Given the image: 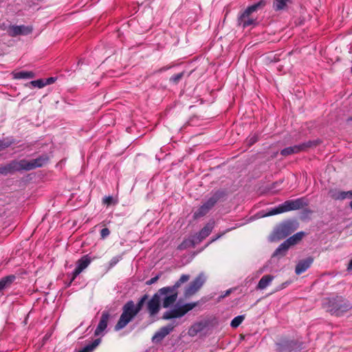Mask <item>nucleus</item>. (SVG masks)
<instances>
[{
    "instance_id": "20e7f679",
    "label": "nucleus",
    "mask_w": 352,
    "mask_h": 352,
    "mask_svg": "<svg viewBox=\"0 0 352 352\" xmlns=\"http://www.w3.org/2000/svg\"><path fill=\"white\" fill-rule=\"evenodd\" d=\"M308 205V201L305 197L298 198L294 200H287L276 208L270 209L266 214L261 217H269L291 210H296Z\"/></svg>"
},
{
    "instance_id": "f257e3e1",
    "label": "nucleus",
    "mask_w": 352,
    "mask_h": 352,
    "mask_svg": "<svg viewBox=\"0 0 352 352\" xmlns=\"http://www.w3.org/2000/svg\"><path fill=\"white\" fill-rule=\"evenodd\" d=\"M47 161L48 157L46 156H40L30 161L26 160H21L19 162L12 161L6 165H0V174L7 175L14 172L30 170L43 166Z\"/></svg>"
},
{
    "instance_id": "7ed1b4c3",
    "label": "nucleus",
    "mask_w": 352,
    "mask_h": 352,
    "mask_svg": "<svg viewBox=\"0 0 352 352\" xmlns=\"http://www.w3.org/2000/svg\"><path fill=\"white\" fill-rule=\"evenodd\" d=\"M189 278V275L182 274L173 286L164 287L158 290L157 294L163 307L168 308L176 302L178 296L177 289L182 284L187 282Z\"/></svg>"
},
{
    "instance_id": "6ab92c4d",
    "label": "nucleus",
    "mask_w": 352,
    "mask_h": 352,
    "mask_svg": "<svg viewBox=\"0 0 352 352\" xmlns=\"http://www.w3.org/2000/svg\"><path fill=\"white\" fill-rule=\"evenodd\" d=\"M329 195L336 200H343L345 199L352 198V190L349 191H338L336 190H331Z\"/></svg>"
},
{
    "instance_id": "473e14b6",
    "label": "nucleus",
    "mask_w": 352,
    "mask_h": 352,
    "mask_svg": "<svg viewBox=\"0 0 352 352\" xmlns=\"http://www.w3.org/2000/svg\"><path fill=\"white\" fill-rule=\"evenodd\" d=\"M110 234V230L107 228H102L100 231V236L102 239H105Z\"/></svg>"
},
{
    "instance_id": "c03bdc74",
    "label": "nucleus",
    "mask_w": 352,
    "mask_h": 352,
    "mask_svg": "<svg viewBox=\"0 0 352 352\" xmlns=\"http://www.w3.org/2000/svg\"><path fill=\"white\" fill-rule=\"evenodd\" d=\"M263 272V270H261L259 271V274H262Z\"/></svg>"
},
{
    "instance_id": "a878e982",
    "label": "nucleus",
    "mask_w": 352,
    "mask_h": 352,
    "mask_svg": "<svg viewBox=\"0 0 352 352\" xmlns=\"http://www.w3.org/2000/svg\"><path fill=\"white\" fill-rule=\"evenodd\" d=\"M15 279V276L13 275L3 277L0 280V292L2 291L4 288L9 286Z\"/></svg>"
},
{
    "instance_id": "58836bf2",
    "label": "nucleus",
    "mask_w": 352,
    "mask_h": 352,
    "mask_svg": "<svg viewBox=\"0 0 352 352\" xmlns=\"http://www.w3.org/2000/svg\"><path fill=\"white\" fill-rule=\"evenodd\" d=\"M257 141V138L254 135L252 137H250L248 140L249 144H253Z\"/></svg>"
},
{
    "instance_id": "39448f33",
    "label": "nucleus",
    "mask_w": 352,
    "mask_h": 352,
    "mask_svg": "<svg viewBox=\"0 0 352 352\" xmlns=\"http://www.w3.org/2000/svg\"><path fill=\"white\" fill-rule=\"evenodd\" d=\"M298 228V223L296 220H287L278 224L270 236L271 241L283 239L292 234Z\"/></svg>"
},
{
    "instance_id": "e433bc0d",
    "label": "nucleus",
    "mask_w": 352,
    "mask_h": 352,
    "mask_svg": "<svg viewBox=\"0 0 352 352\" xmlns=\"http://www.w3.org/2000/svg\"><path fill=\"white\" fill-rule=\"evenodd\" d=\"M113 201V197L111 196L105 197L103 199V204L110 205Z\"/></svg>"
},
{
    "instance_id": "412c9836",
    "label": "nucleus",
    "mask_w": 352,
    "mask_h": 352,
    "mask_svg": "<svg viewBox=\"0 0 352 352\" xmlns=\"http://www.w3.org/2000/svg\"><path fill=\"white\" fill-rule=\"evenodd\" d=\"M274 276L272 275H265L258 281L257 285V289H265L273 280Z\"/></svg>"
},
{
    "instance_id": "aec40b11",
    "label": "nucleus",
    "mask_w": 352,
    "mask_h": 352,
    "mask_svg": "<svg viewBox=\"0 0 352 352\" xmlns=\"http://www.w3.org/2000/svg\"><path fill=\"white\" fill-rule=\"evenodd\" d=\"M291 246L289 245L288 243H287V241L285 240L283 243H282L274 251L273 253V256H283L285 255L286 252H287L288 249Z\"/></svg>"
},
{
    "instance_id": "393cba45",
    "label": "nucleus",
    "mask_w": 352,
    "mask_h": 352,
    "mask_svg": "<svg viewBox=\"0 0 352 352\" xmlns=\"http://www.w3.org/2000/svg\"><path fill=\"white\" fill-rule=\"evenodd\" d=\"M291 0H273V8L276 11L284 10Z\"/></svg>"
},
{
    "instance_id": "dca6fc26",
    "label": "nucleus",
    "mask_w": 352,
    "mask_h": 352,
    "mask_svg": "<svg viewBox=\"0 0 352 352\" xmlns=\"http://www.w3.org/2000/svg\"><path fill=\"white\" fill-rule=\"evenodd\" d=\"M160 308V298L157 292L155 293L147 302V310L150 316L156 315Z\"/></svg>"
},
{
    "instance_id": "4be33fe9",
    "label": "nucleus",
    "mask_w": 352,
    "mask_h": 352,
    "mask_svg": "<svg viewBox=\"0 0 352 352\" xmlns=\"http://www.w3.org/2000/svg\"><path fill=\"white\" fill-rule=\"evenodd\" d=\"M305 234V233L304 232H298L286 239L287 243H288L290 246L294 245L302 240Z\"/></svg>"
},
{
    "instance_id": "6e6552de",
    "label": "nucleus",
    "mask_w": 352,
    "mask_h": 352,
    "mask_svg": "<svg viewBox=\"0 0 352 352\" xmlns=\"http://www.w3.org/2000/svg\"><path fill=\"white\" fill-rule=\"evenodd\" d=\"M198 305V302H189L183 305L175 306L173 308L165 311L162 316L164 320L179 318L184 316L189 311L194 309Z\"/></svg>"
},
{
    "instance_id": "423d86ee",
    "label": "nucleus",
    "mask_w": 352,
    "mask_h": 352,
    "mask_svg": "<svg viewBox=\"0 0 352 352\" xmlns=\"http://www.w3.org/2000/svg\"><path fill=\"white\" fill-rule=\"evenodd\" d=\"M352 308V304L342 296L328 299L327 309L331 314L340 316Z\"/></svg>"
},
{
    "instance_id": "1a4fd4ad",
    "label": "nucleus",
    "mask_w": 352,
    "mask_h": 352,
    "mask_svg": "<svg viewBox=\"0 0 352 352\" xmlns=\"http://www.w3.org/2000/svg\"><path fill=\"white\" fill-rule=\"evenodd\" d=\"M265 5V1H261L254 5L248 7L239 16L238 23L243 28H246L255 23V19L251 16V14L256 12L259 8Z\"/></svg>"
},
{
    "instance_id": "72a5a7b5",
    "label": "nucleus",
    "mask_w": 352,
    "mask_h": 352,
    "mask_svg": "<svg viewBox=\"0 0 352 352\" xmlns=\"http://www.w3.org/2000/svg\"><path fill=\"white\" fill-rule=\"evenodd\" d=\"M241 226V224H236L235 227H233V228H228L224 232H223L222 234H219L217 235L215 238H214L212 241H216L217 239H219L221 236H223L225 233L229 232V231H231L233 229L236 228H238V227H240Z\"/></svg>"
},
{
    "instance_id": "c9c22d12",
    "label": "nucleus",
    "mask_w": 352,
    "mask_h": 352,
    "mask_svg": "<svg viewBox=\"0 0 352 352\" xmlns=\"http://www.w3.org/2000/svg\"><path fill=\"white\" fill-rule=\"evenodd\" d=\"M55 81H56V78H54V77H50V78H48L44 79V84H45V86H46V85H47L52 84V83H54Z\"/></svg>"
},
{
    "instance_id": "ddd939ff",
    "label": "nucleus",
    "mask_w": 352,
    "mask_h": 352,
    "mask_svg": "<svg viewBox=\"0 0 352 352\" xmlns=\"http://www.w3.org/2000/svg\"><path fill=\"white\" fill-rule=\"evenodd\" d=\"M92 259L89 254L82 256L76 262V266L72 272V279L74 280L85 269H86L91 263Z\"/></svg>"
},
{
    "instance_id": "a211bd4d",
    "label": "nucleus",
    "mask_w": 352,
    "mask_h": 352,
    "mask_svg": "<svg viewBox=\"0 0 352 352\" xmlns=\"http://www.w3.org/2000/svg\"><path fill=\"white\" fill-rule=\"evenodd\" d=\"M314 258L311 256L305 259L300 260L296 265L295 268V273L300 275L307 271L311 265Z\"/></svg>"
},
{
    "instance_id": "37998d69",
    "label": "nucleus",
    "mask_w": 352,
    "mask_h": 352,
    "mask_svg": "<svg viewBox=\"0 0 352 352\" xmlns=\"http://www.w3.org/2000/svg\"><path fill=\"white\" fill-rule=\"evenodd\" d=\"M230 293V290H227L226 294L224 295V296L228 295Z\"/></svg>"
},
{
    "instance_id": "5701e85b",
    "label": "nucleus",
    "mask_w": 352,
    "mask_h": 352,
    "mask_svg": "<svg viewBox=\"0 0 352 352\" xmlns=\"http://www.w3.org/2000/svg\"><path fill=\"white\" fill-rule=\"evenodd\" d=\"M101 342L100 338H97L92 341L91 343L87 344L82 349L79 350L78 352H93L94 350L100 344Z\"/></svg>"
},
{
    "instance_id": "f3484780",
    "label": "nucleus",
    "mask_w": 352,
    "mask_h": 352,
    "mask_svg": "<svg viewBox=\"0 0 352 352\" xmlns=\"http://www.w3.org/2000/svg\"><path fill=\"white\" fill-rule=\"evenodd\" d=\"M32 32V28L25 25H11L8 29V33L11 36L27 35Z\"/></svg>"
},
{
    "instance_id": "2eb2a0df",
    "label": "nucleus",
    "mask_w": 352,
    "mask_h": 352,
    "mask_svg": "<svg viewBox=\"0 0 352 352\" xmlns=\"http://www.w3.org/2000/svg\"><path fill=\"white\" fill-rule=\"evenodd\" d=\"M214 226V221L210 220L197 234L195 236L193 242L199 243L206 239L212 232Z\"/></svg>"
},
{
    "instance_id": "a18cd8bd",
    "label": "nucleus",
    "mask_w": 352,
    "mask_h": 352,
    "mask_svg": "<svg viewBox=\"0 0 352 352\" xmlns=\"http://www.w3.org/2000/svg\"><path fill=\"white\" fill-rule=\"evenodd\" d=\"M349 205H350L351 208L352 209V201L350 202Z\"/></svg>"
},
{
    "instance_id": "4468645a",
    "label": "nucleus",
    "mask_w": 352,
    "mask_h": 352,
    "mask_svg": "<svg viewBox=\"0 0 352 352\" xmlns=\"http://www.w3.org/2000/svg\"><path fill=\"white\" fill-rule=\"evenodd\" d=\"M110 318L111 315L109 311H104L102 313L100 320L94 332V335L96 336L104 335V332L107 328Z\"/></svg>"
},
{
    "instance_id": "a19ab883",
    "label": "nucleus",
    "mask_w": 352,
    "mask_h": 352,
    "mask_svg": "<svg viewBox=\"0 0 352 352\" xmlns=\"http://www.w3.org/2000/svg\"><path fill=\"white\" fill-rule=\"evenodd\" d=\"M347 270L352 271V259L351 260V261L349 262V263L348 265Z\"/></svg>"
},
{
    "instance_id": "ea45409f",
    "label": "nucleus",
    "mask_w": 352,
    "mask_h": 352,
    "mask_svg": "<svg viewBox=\"0 0 352 352\" xmlns=\"http://www.w3.org/2000/svg\"><path fill=\"white\" fill-rule=\"evenodd\" d=\"M288 285H289V283H288V282H285V283H282V284L278 287V288L277 289V290L283 289L285 288Z\"/></svg>"
},
{
    "instance_id": "f8f14e48",
    "label": "nucleus",
    "mask_w": 352,
    "mask_h": 352,
    "mask_svg": "<svg viewBox=\"0 0 352 352\" xmlns=\"http://www.w3.org/2000/svg\"><path fill=\"white\" fill-rule=\"evenodd\" d=\"M179 324L178 322H171L166 326L162 327L152 337V342L154 343L160 342L166 336L172 332L174 328Z\"/></svg>"
},
{
    "instance_id": "bb28decb",
    "label": "nucleus",
    "mask_w": 352,
    "mask_h": 352,
    "mask_svg": "<svg viewBox=\"0 0 352 352\" xmlns=\"http://www.w3.org/2000/svg\"><path fill=\"white\" fill-rule=\"evenodd\" d=\"M202 329V327H201V324L199 323V324H195L194 325H192L189 331H188V334L190 336H195L197 334V333H199L201 330Z\"/></svg>"
},
{
    "instance_id": "79ce46f5",
    "label": "nucleus",
    "mask_w": 352,
    "mask_h": 352,
    "mask_svg": "<svg viewBox=\"0 0 352 352\" xmlns=\"http://www.w3.org/2000/svg\"><path fill=\"white\" fill-rule=\"evenodd\" d=\"M185 248L184 243H182L180 245H179L178 248L180 250H182Z\"/></svg>"
},
{
    "instance_id": "9d476101",
    "label": "nucleus",
    "mask_w": 352,
    "mask_h": 352,
    "mask_svg": "<svg viewBox=\"0 0 352 352\" xmlns=\"http://www.w3.org/2000/svg\"><path fill=\"white\" fill-rule=\"evenodd\" d=\"M320 143L319 140H309L308 142L289 146L280 151V154L283 156H287L301 151H307L308 148L315 147Z\"/></svg>"
},
{
    "instance_id": "7c9ffc66",
    "label": "nucleus",
    "mask_w": 352,
    "mask_h": 352,
    "mask_svg": "<svg viewBox=\"0 0 352 352\" xmlns=\"http://www.w3.org/2000/svg\"><path fill=\"white\" fill-rule=\"evenodd\" d=\"M183 75V72L175 74L170 77V80L174 83H177L182 79Z\"/></svg>"
},
{
    "instance_id": "cd10ccee",
    "label": "nucleus",
    "mask_w": 352,
    "mask_h": 352,
    "mask_svg": "<svg viewBox=\"0 0 352 352\" xmlns=\"http://www.w3.org/2000/svg\"><path fill=\"white\" fill-rule=\"evenodd\" d=\"M245 316L243 315L238 316L232 319L230 325L233 328L238 327L243 321Z\"/></svg>"
},
{
    "instance_id": "9b49d317",
    "label": "nucleus",
    "mask_w": 352,
    "mask_h": 352,
    "mask_svg": "<svg viewBox=\"0 0 352 352\" xmlns=\"http://www.w3.org/2000/svg\"><path fill=\"white\" fill-rule=\"evenodd\" d=\"M206 281V277L203 273L199 274L190 284L186 287L184 296L188 298L194 295L204 285Z\"/></svg>"
},
{
    "instance_id": "f704fd0d",
    "label": "nucleus",
    "mask_w": 352,
    "mask_h": 352,
    "mask_svg": "<svg viewBox=\"0 0 352 352\" xmlns=\"http://www.w3.org/2000/svg\"><path fill=\"white\" fill-rule=\"evenodd\" d=\"M160 275L158 274V275H156L155 277H153L152 278H151L150 280H147L146 282V284L147 285H151L152 284H154L155 283H156L157 281V280L160 278Z\"/></svg>"
},
{
    "instance_id": "2f4dec72",
    "label": "nucleus",
    "mask_w": 352,
    "mask_h": 352,
    "mask_svg": "<svg viewBox=\"0 0 352 352\" xmlns=\"http://www.w3.org/2000/svg\"><path fill=\"white\" fill-rule=\"evenodd\" d=\"M121 259V256H114L113 257L110 262H109V267H113V266H115Z\"/></svg>"
},
{
    "instance_id": "c85d7f7f",
    "label": "nucleus",
    "mask_w": 352,
    "mask_h": 352,
    "mask_svg": "<svg viewBox=\"0 0 352 352\" xmlns=\"http://www.w3.org/2000/svg\"><path fill=\"white\" fill-rule=\"evenodd\" d=\"M28 84L32 85L34 87H37L39 89L45 87L44 79H38V80H32Z\"/></svg>"
},
{
    "instance_id": "0eeeda50",
    "label": "nucleus",
    "mask_w": 352,
    "mask_h": 352,
    "mask_svg": "<svg viewBox=\"0 0 352 352\" xmlns=\"http://www.w3.org/2000/svg\"><path fill=\"white\" fill-rule=\"evenodd\" d=\"M225 196V192L221 190L215 191L210 197L207 199L199 208L194 212L195 219L202 217L207 214L215 206V204Z\"/></svg>"
},
{
    "instance_id": "4c0bfd02",
    "label": "nucleus",
    "mask_w": 352,
    "mask_h": 352,
    "mask_svg": "<svg viewBox=\"0 0 352 352\" xmlns=\"http://www.w3.org/2000/svg\"><path fill=\"white\" fill-rule=\"evenodd\" d=\"M282 181L280 180L278 182H274L273 184H272V186L271 188V190H274V191H276L277 190L276 189L277 186H280L281 184H282Z\"/></svg>"
},
{
    "instance_id": "b1692460",
    "label": "nucleus",
    "mask_w": 352,
    "mask_h": 352,
    "mask_svg": "<svg viewBox=\"0 0 352 352\" xmlns=\"http://www.w3.org/2000/svg\"><path fill=\"white\" fill-rule=\"evenodd\" d=\"M14 79H28L34 77V74L32 72L21 71L13 73Z\"/></svg>"
},
{
    "instance_id": "c756f323",
    "label": "nucleus",
    "mask_w": 352,
    "mask_h": 352,
    "mask_svg": "<svg viewBox=\"0 0 352 352\" xmlns=\"http://www.w3.org/2000/svg\"><path fill=\"white\" fill-rule=\"evenodd\" d=\"M12 144L10 140H0V151L9 147Z\"/></svg>"
},
{
    "instance_id": "f03ea898",
    "label": "nucleus",
    "mask_w": 352,
    "mask_h": 352,
    "mask_svg": "<svg viewBox=\"0 0 352 352\" xmlns=\"http://www.w3.org/2000/svg\"><path fill=\"white\" fill-rule=\"evenodd\" d=\"M148 299V295H144L135 305L133 300L126 302L122 307V313L115 326L116 331L124 328L141 311L144 302Z\"/></svg>"
}]
</instances>
